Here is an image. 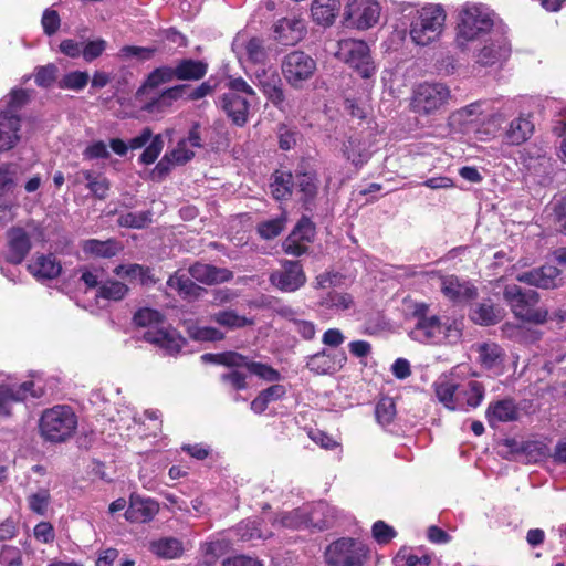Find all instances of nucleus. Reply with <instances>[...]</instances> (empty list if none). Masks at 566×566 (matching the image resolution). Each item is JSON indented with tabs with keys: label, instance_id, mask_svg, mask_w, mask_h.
Here are the masks:
<instances>
[{
	"label": "nucleus",
	"instance_id": "1",
	"mask_svg": "<svg viewBox=\"0 0 566 566\" xmlns=\"http://www.w3.org/2000/svg\"><path fill=\"white\" fill-rule=\"evenodd\" d=\"M412 318L415 324L409 336L415 342L429 345H453L459 343L462 337L461 322L430 314L426 303L415 304Z\"/></svg>",
	"mask_w": 566,
	"mask_h": 566
},
{
	"label": "nucleus",
	"instance_id": "2",
	"mask_svg": "<svg viewBox=\"0 0 566 566\" xmlns=\"http://www.w3.org/2000/svg\"><path fill=\"white\" fill-rule=\"evenodd\" d=\"M496 14L483 3L467 2L459 11L457 43L465 48L469 43L481 41L502 28L496 27Z\"/></svg>",
	"mask_w": 566,
	"mask_h": 566
},
{
	"label": "nucleus",
	"instance_id": "3",
	"mask_svg": "<svg viewBox=\"0 0 566 566\" xmlns=\"http://www.w3.org/2000/svg\"><path fill=\"white\" fill-rule=\"evenodd\" d=\"M161 314L148 307L140 308L134 315V322L138 326H148L144 339L164 350L166 355H176L184 347L185 338L170 327L158 326L161 323Z\"/></svg>",
	"mask_w": 566,
	"mask_h": 566
},
{
	"label": "nucleus",
	"instance_id": "4",
	"mask_svg": "<svg viewBox=\"0 0 566 566\" xmlns=\"http://www.w3.org/2000/svg\"><path fill=\"white\" fill-rule=\"evenodd\" d=\"M77 416L67 405H56L45 409L39 421L41 437L50 442L61 443L76 431Z\"/></svg>",
	"mask_w": 566,
	"mask_h": 566
},
{
	"label": "nucleus",
	"instance_id": "5",
	"mask_svg": "<svg viewBox=\"0 0 566 566\" xmlns=\"http://www.w3.org/2000/svg\"><path fill=\"white\" fill-rule=\"evenodd\" d=\"M446 11L441 4H427L413 17L409 34L417 45H428L439 39L446 23Z\"/></svg>",
	"mask_w": 566,
	"mask_h": 566
},
{
	"label": "nucleus",
	"instance_id": "6",
	"mask_svg": "<svg viewBox=\"0 0 566 566\" xmlns=\"http://www.w3.org/2000/svg\"><path fill=\"white\" fill-rule=\"evenodd\" d=\"M255 98L253 88L242 77H237L229 80L228 92L222 95L221 104L233 124L243 126L248 122L250 106Z\"/></svg>",
	"mask_w": 566,
	"mask_h": 566
},
{
	"label": "nucleus",
	"instance_id": "7",
	"mask_svg": "<svg viewBox=\"0 0 566 566\" xmlns=\"http://www.w3.org/2000/svg\"><path fill=\"white\" fill-rule=\"evenodd\" d=\"M504 298L514 315L522 321L543 324L548 317L546 308L537 307L539 296L533 290L523 292L518 285H507L504 290Z\"/></svg>",
	"mask_w": 566,
	"mask_h": 566
},
{
	"label": "nucleus",
	"instance_id": "8",
	"mask_svg": "<svg viewBox=\"0 0 566 566\" xmlns=\"http://www.w3.org/2000/svg\"><path fill=\"white\" fill-rule=\"evenodd\" d=\"M451 99L450 88L440 82H424L413 90L410 106L419 115H433Z\"/></svg>",
	"mask_w": 566,
	"mask_h": 566
},
{
	"label": "nucleus",
	"instance_id": "9",
	"mask_svg": "<svg viewBox=\"0 0 566 566\" xmlns=\"http://www.w3.org/2000/svg\"><path fill=\"white\" fill-rule=\"evenodd\" d=\"M335 56L346 63L363 78H370L376 73V65L370 49L363 40L344 39L338 41Z\"/></svg>",
	"mask_w": 566,
	"mask_h": 566
},
{
	"label": "nucleus",
	"instance_id": "10",
	"mask_svg": "<svg viewBox=\"0 0 566 566\" xmlns=\"http://www.w3.org/2000/svg\"><path fill=\"white\" fill-rule=\"evenodd\" d=\"M367 554L366 546L353 538H339L325 551L326 563L331 566H360Z\"/></svg>",
	"mask_w": 566,
	"mask_h": 566
},
{
	"label": "nucleus",
	"instance_id": "11",
	"mask_svg": "<svg viewBox=\"0 0 566 566\" xmlns=\"http://www.w3.org/2000/svg\"><path fill=\"white\" fill-rule=\"evenodd\" d=\"M380 11L377 0H347L344 20L347 27L368 30L378 23Z\"/></svg>",
	"mask_w": 566,
	"mask_h": 566
},
{
	"label": "nucleus",
	"instance_id": "12",
	"mask_svg": "<svg viewBox=\"0 0 566 566\" xmlns=\"http://www.w3.org/2000/svg\"><path fill=\"white\" fill-rule=\"evenodd\" d=\"M44 394L43 387L34 380H29L19 386L7 381L0 384V417H9L15 403L28 398H40Z\"/></svg>",
	"mask_w": 566,
	"mask_h": 566
},
{
	"label": "nucleus",
	"instance_id": "13",
	"mask_svg": "<svg viewBox=\"0 0 566 566\" xmlns=\"http://www.w3.org/2000/svg\"><path fill=\"white\" fill-rule=\"evenodd\" d=\"M315 71V60L302 51L289 53L282 63L285 80L295 88L302 87L303 83L310 80Z\"/></svg>",
	"mask_w": 566,
	"mask_h": 566
},
{
	"label": "nucleus",
	"instance_id": "14",
	"mask_svg": "<svg viewBox=\"0 0 566 566\" xmlns=\"http://www.w3.org/2000/svg\"><path fill=\"white\" fill-rule=\"evenodd\" d=\"M269 280L281 292L291 293L305 284L306 275L298 261L282 260L280 269L274 270Z\"/></svg>",
	"mask_w": 566,
	"mask_h": 566
},
{
	"label": "nucleus",
	"instance_id": "15",
	"mask_svg": "<svg viewBox=\"0 0 566 566\" xmlns=\"http://www.w3.org/2000/svg\"><path fill=\"white\" fill-rule=\"evenodd\" d=\"M511 54V44L501 29L490 34V41L476 53L475 62L482 66L502 64Z\"/></svg>",
	"mask_w": 566,
	"mask_h": 566
},
{
	"label": "nucleus",
	"instance_id": "16",
	"mask_svg": "<svg viewBox=\"0 0 566 566\" xmlns=\"http://www.w3.org/2000/svg\"><path fill=\"white\" fill-rule=\"evenodd\" d=\"M255 84L264 95L280 109L284 108V93L281 86V78L272 67L259 66L254 71Z\"/></svg>",
	"mask_w": 566,
	"mask_h": 566
},
{
	"label": "nucleus",
	"instance_id": "17",
	"mask_svg": "<svg viewBox=\"0 0 566 566\" xmlns=\"http://www.w3.org/2000/svg\"><path fill=\"white\" fill-rule=\"evenodd\" d=\"M347 360L344 350L333 352L323 349L308 357L307 368L317 375H332L343 368Z\"/></svg>",
	"mask_w": 566,
	"mask_h": 566
},
{
	"label": "nucleus",
	"instance_id": "18",
	"mask_svg": "<svg viewBox=\"0 0 566 566\" xmlns=\"http://www.w3.org/2000/svg\"><path fill=\"white\" fill-rule=\"evenodd\" d=\"M475 352L482 368L494 376H500L504 373L505 352L499 344L492 342L478 344Z\"/></svg>",
	"mask_w": 566,
	"mask_h": 566
},
{
	"label": "nucleus",
	"instance_id": "19",
	"mask_svg": "<svg viewBox=\"0 0 566 566\" xmlns=\"http://www.w3.org/2000/svg\"><path fill=\"white\" fill-rule=\"evenodd\" d=\"M441 292L453 303H465L476 297V289L455 275L441 276Z\"/></svg>",
	"mask_w": 566,
	"mask_h": 566
},
{
	"label": "nucleus",
	"instance_id": "20",
	"mask_svg": "<svg viewBox=\"0 0 566 566\" xmlns=\"http://www.w3.org/2000/svg\"><path fill=\"white\" fill-rule=\"evenodd\" d=\"M159 512V504L150 497L132 494L125 517L132 523H146L151 521Z\"/></svg>",
	"mask_w": 566,
	"mask_h": 566
},
{
	"label": "nucleus",
	"instance_id": "21",
	"mask_svg": "<svg viewBox=\"0 0 566 566\" xmlns=\"http://www.w3.org/2000/svg\"><path fill=\"white\" fill-rule=\"evenodd\" d=\"M305 34V22L297 17L283 18L274 25V38L283 45H294Z\"/></svg>",
	"mask_w": 566,
	"mask_h": 566
},
{
	"label": "nucleus",
	"instance_id": "22",
	"mask_svg": "<svg viewBox=\"0 0 566 566\" xmlns=\"http://www.w3.org/2000/svg\"><path fill=\"white\" fill-rule=\"evenodd\" d=\"M31 250L30 237L22 228L8 231V252L6 259L12 264H20Z\"/></svg>",
	"mask_w": 566,
	"mask_h": 566
},
{
	"label": "nucleus",
	"instance_id": "23",
	"mask_svg": "<svg viewBox=\"0 0 566 566\" xmlns=\"http://www.w3.org/2000/svg\"><path fill=\"white\" fill-rule=\"evenodd\" d=\"M560 272L554 265H544L518 275V281L541 289H554L560 282Z\"/></svg>",
	"mask_w": 566,
	"mask_h": 566
},
{
	"label": "nucleus",
	"instance_id": "24",
	"mask_svg": "<svg viewBox=\"0 0 566 566\" xmlns=\"http://www.w3.org/2000/svg\"><path fill=\"white\" fill-rule=\"evenodd\" d=\"M318 306L324 315H339L354 310L355 301L349 293L331 291L322 296Z\"/></svg>",
	"mask_w": 566,
	"mask_h": 566
},
{
	"label": "nucleus",
	"instance_id": "25",
	"mask_svg": "<svg viewBox=\"0 0 566 566\" xmlns=\"http://www.w3.org/2000/svg\"><path fill=\"white\" fill-rule=\"evenodd\" d=\"M338 517V510L325 502H318L307 506V522L310 527L323 531L332 527Z\"/></svg>",
	"mask_w": 566,
	"mask_h": 566
},
{
	"label": "nucleus",
	"instance_id": "26",
	"mask_svg": "<svg viewBox=\"0 0 566 566\" xmlns=\"http://www.w3.org/2000/svg\"><path fill=\"white\" fill-rule=\"evenodd\" d=\"M458 410L476 408L484 398V387L476 380H458Z\"/></svg>",
	"mask_w": 566,
	"mask_h": 566
},
{
	"label": "nucleus",
	"instance_id": "27",
	"mask_svg": "<svg viewBox=\"0 0 566 566\" xmlns=\"http://www.w3.org/2000/svg\"><path fill=\"white\" fill-rule=\"evenodd\" d=\"M29 272L39 281L55 279L62 270L53 254L35 255L28 264Z\"/></svg>",
	"mask_w": 566,
	"mask_h": 566
},
{
	"label": "nucleus",
	"instance_id": "28",
	"mask_svg": "<svg viewBox=\"0 0 566 566\" xmlns=\"http://www.w3.org/2000/svg\"><path fill=\"white\" fill-rule=\"evenodd\" d=\"M189 275L205 284H216L231 279L232 274L227 269L216 268L210 264L196 263L189 269Z\"/></svg>",
	"mask_w": 566,
	"mask_h": 566
},
{
	"label": "nucleus",
	"instance_id": "29",
	"mask_svg": "<svg viewBox=\"0 0 566 566\" xmlns=\"http://www.w3.org/2000/svg\"><path fill=\"white\" fill-rule=\"evenodd\" d=\"M458 379L454 375L442 376L434 382L438 400L448 409L458 410Z\"/></svg>",
	"mask_w": 566,
	"mask_h": 566
},
{
	"label": "nucleus",
	"instance_id": "30",
	"mask_svg": "<svg viewBox=\"0 0 566 566\" xmlns=\"http://www.w3.org/2000/svg\"><path fill=\"white\" fill-rule=\"evenodd\" d=\"M534 132V124L527 115H520L511 120L506 130L505 139L511 145H521L526 142Z\"/></svg>",
	"mask_w": 566,
	"mask_h": 566
},
{
	"label": "nucleus",
	"instance_id": "31",
	"mask_svg": "<svg viewBox=\"0 0 566 566\" xmlns=\"http://www.w3.org/2000/svg\"><path fill=\"white\" fill-rule=\"evenodd\" d=\"M20 117L0 112V151L14 147L19 140Z\"/></svg>",
	"mask_w": 566,
	"mask_h": 566
},
{
	"label": "nucleus",
	"instance_id": "32",
	"mask_svg": "<svg viewBox=\"0 0 566 566\" xmlns=\"http://www.w3.org/2000/svg\"><path fill=\"white\" fill-rule=\"evenodd\" d=\"M149 549L159 558L176 559L182 555L185 546L176 537H160L150 542Z\"/></svg>",
	"mask_w": 566,
	"mask_h": 566
},
{
	"label": "nucleus",
	"instance_id": "33",
	"mask_svg": "<svg viewBox=\"0 0 566 566\" xmlns=\"http://www.w3.org/2000/svg\"><path fill=\"white\" fill-rule=\"evenodd\" d=\"M343 151L346 158L356 167L365 165L371 156L369 145L360 136L349 137Z\"/></svg>",
	"mask_w": 566,
	"mask_h": 566
},
{
	"label": "nucleus",
	"instance_id": "34",
	"mask_svg": "<svg viewBox=\"0 0 566 566\" xmlns=\"http://www.w3.org/2000/svg\"><path fill=\"white\" fill-rule=\"evenodd\" d=\"M486 417L492 427H494L496 422L513 421L517 417L516 405L512 399L499 400L489 406Z\"/></svg>",
	"mask_w": 566,
	"mask_h": 566
},
{
	"label": "nucleus",
	"instance_id": "35",
	"mask_svg": "<svg viewBox=\"0 0 566 566\" xmlns=\"http://www.w3.org/2000/svg\"><path fill=\"white\" fill-rule=\"evenodd\" d=\"M263 520L249 518L239 523L235 527V534L242 542L254 539H265L272 536V531L262 528Z\"/></svg>",
	"mask_w": 566,
	"mask_h": 566
},
{
	"label": "nucleus",
	"instance_id": "36",
	"mask_svg": "<svg viewBox=\"0 0 566 566\" xmlns=\"http://www.w3.org/2000/svg\"><path fill=\"white\" fill-rule=\"evenodd\" d=\"M339 8L338 0H314L311 7L313 20L321 25H331Z\"/></svg>",
	"mask_w": 566,
	"mask_h": 566
},
{
	"label": "nucleus",
	"instance_id": "37",
	"mask_svg": "<svg viewBox=\"0 0 566 566\" xmlns=\"http://www.w3.org/2000/svg\"><path fill=\"white\" fill-rule=\"evenodd\" d=\"M174 77L181 81H197L207 73V64L191 59L181 60L172 67Z\"/></svg>",
	"mask_w": 566,
	"mask_h": 566
},
{
	"label": "nucleus",
	"instance_id": "38",
	"mask_svg": "<svg viewBox=\"0 0 566 566\" xmlns=\"http://www.w3.org/2000/svg\"><path fill=\"white\" fill-rule=\"evenodd\" d=\"M211 319L227 329L243 328L254 324L253 318L239 315L233 310L219 311L211 316Z\"/></svg>",
	"mask_w": 566,
	"mask_h": 566
},
{
	"label": "nucleus",
	"instance_id": "39",
	"mask_svg": "<svg viewBox=\"0 0 566 566\" xmlns=\"http://www.w3.org/2000/svg\"><path fill=\"white\" fill-rule=\"evenodd\" d=\"M174 72L172 67L161 66L154 70L145 81V83L138 88L136 93L137 98H142L144 95H147L149 91L157 88L159 85L168 83L172 81Z\"/></svg>",
	"mask_w": 566,
	"mask_h": 566
},
{
	"label": "nucleus",
	"instance_id": "40",
	"mask_svg": "<svg viewBox=\"0 0 566 566\" xmlns=\"http://www.w3.org/2000/svg\"><path fill=\"white\" fill-rule=\"evenodd\" d=\"M167 285L169 289L177 291L178 294L184 297L196 296L199 291V287L192 282V277L189 275V272L186 273L184 271H177L171 275L167 281Z\"/></svg>",
	"mask_w": 566,
	"mask_h": 566
},
{
	"label": "nucleus",
	"instance_id": "41",
	"mask_svg": "<svg viewBox=\"0 0 566 566\" xmlns=\"http://www.w3.org/2000/svg\"><path fill=\"white\" fill-rule=\"evenodd\" d=\"M85 253L102 258H112L120 250V244L116 240L99 241L96 239L86 240L83 244Z\"/></svg>",
	"mask_w": 566,
	"mask_h": 566
},
{
	"label": "nucleus",
	"instance_id": "42",
	"mask_svg": "<svg viewBox=\"0 0 566 566\" xmlns=\"http://www.w3.org/2000/svg\"><path fill=\"white\" fill-rule=\"evenodd\" d=\"M307 520V506H304L281 514L280 518L274 520L272 526H283L287 528L310 527Z\"/></svg>",
	"mask_w": 566,
	"mask_h": 566
},
{
	"label": "nucleus",
	"instance_id": "43",
	"mask_svg": "<svg viewBox=\"0 0 566 566\" xmlns=\"http://www.w3.org/2000/svg\"><path fill=\"white\" fill-rule=\"evenodd\" d=\"M293 187V176L286 171H276L272 177V182L270 184V189L272 196L276 200L286 199L291 192Z\"/></svg>",
	"mask_w": 566,
	"mask_h": 566
},
{
	"label": "nucleus",
	"instance_id": "44",
	"mask_svg": "<svg viewBox=\"0 0 566 566\" xmlns=\"http://www.w3.org/2000/svg\"><path fill=\"white\" fill-rule=\"evenodd\" d=\"M127 292L128 287L126 284L116 280H107L102 282L96 295L108 301H120Z\"/></svg>",
	"mask_w": 566,
	"mask_h": 566
},
{
	"label": "nucleus",
	"instance_id": "45",
	"mask_svg": "<svg viewBox=\"0 0 566 566\" xmlns=\"http://www.w3.org/2000/svg\"><path fill=\"white\" fill-rule=\"evenodd\" d=\"M201 360L203 363H213L227 367H241L242 364H245V356L235 352H226L221 354L208 353L201 356Z\"/></svg>",
	"mask_w": 566,
	"mask_h": 566
},
{
	"label": "nucleus",
	"instance_id": "46",
	"mask_svg": "<svg viewBox=\"0 0 566 566\" xmlns=\"http://www.w3.org/2000/svg\"><path fill=\"white\" fill-rule=\"evenodd\" d=\"M88 81L90 75L87 72L72 71L63 75L59 81V87L62 90L80 92L87 85Z\"/></svg>",
	"mask_w": 566,
	"mask_h": 566
},
{
	"label": "nucleus",
	"instance_id": "47",
	"mask_svg": "<svg viewBox=\"0 0 566 566\" xmlns=\"http://www.w3.org/2000/svg\"><path fill=\"white\" fill-rule=\"evenodd\" d=\"M471 319L480 325H492L497 322V314L489 303L476 304L470 313Z\"/></svg>",
	"mask_w": 566,
	"mask_h": 566
},
{
	"label": "nucleus",
	"instance_id": "48",
	"mask_svg": "<svg viewBox=\"0 0 566 566\" xmlns=\"http://www.w3.org/2000/svg\"><path fill=\"white\" fill-rule=\"evenodd\" d=\"M28 92L21 88L12 90L9 96L3 99L0 104V108L6 106V111H0L7 115L19 116L18 111L28 101Z\"/></svg>",
	"mask_w": 566,
	"mask_h": 566
},
{
	"label": "nucleus",
	"instance_id": "49",
	"mask_svg": "<svg viewBox=\"0 0 566 566\" xmlns=\"http://www.w3.org/2000/svg\"><path fill=\"white\" fill-rule=\"evenodd\" d=\"M114 273L117 276L127 279L130 282L138 281L140 283H145L149 277L148 269L139 264L118 265L114 269Z\"/></svg>",
	"mask_w": 566,
	"mask_h": 566
},
{
	"label": "nucleus",
	"instance_id": "50",
	"mask_svg": "<svg viewBox=\"0 0 566 566\" xmlns=\"http://www.w3.org/2000/svg\"><path fill=\"white\" fill-rule=\"evenodd\" d=\"M241 367H245L251 374L270 382L277 381L281 378V375L276 369L266 364L249 361L247 357L245 364H242Z\"/></svg>",
	"mask_w": 566,
	"mask_h": 566
},
{
	"label": "nucleus",
	"instance_id": "51",
	"mask_svg": "<svg viewBox=\"0 0 566 566\" xmlns=\"http://www.w3.org/2000/svg\"><path fill=\"white\" fill-rule=\"evenodd\" d=\"M188 334L191 338L199 342H213L224 338V334L210 326L191 325L188 327Z\"/></svg>",
	"mask_w": 566,
	"mask_h": 566
},
{
	"label": "nucleus",
	"instance_id": "52",
	"mask_svg": "<svg viewBox=\"0 0 566 566\" xmlns=\"http://www.w3.org/2000/svg\"><path fill=\"white\" fill-rule=\"evenodd\" d=\"M50 501V492L45 489H41L28 496L29 509L41 516L46 514Z\"/></svg>",
	"mask_w": 566,
	"mask_h": 566
},
{
	"label": "nucleus",
	"instance_id": "53",
	"mask_svg": "<svg viewBox=\"0 0 566 566\" xmlns=\"http://www.w3.org/2000/svg\"><path fill=\"white\" fill-rule=\"evenodd\" d=\"M293 186L298 188V191L303 195L302 199L304 201L313 199L317 192L315 179L310 174L296 175L295 180H293Z\"/></svg>",
	"mask_w": 566,
	"mask_h": 566
},
{
	"label": "nucleus",
	"instance_id": "54",
	"mask_svg": "<svg viewBox=\"0 0 566 566\" xmlns=\"http://www.w3.org/2000/svg\"><path fill=\"white\" fill-rule=\"evenodd\" d=\"M285 222H286V217L283 213L279 218L261 222L258 227V231L262 238L272 239V238L277 237L282 232V230L284 229Z\"/></svg>",
	"mask_w": 566,
	"mask_h": 566
},
{
	"label": "nucleus",
	"instance_id": "55",
	"mask_svg": "<svg viewBox=\"0 0 566 566\" xmlns=\"http://www.w3.org/2000/svg\"><path fill=\"white\" fill-rule=\"evenodd\" d=\"M375 413L377 421L380 424H389L396 415V407L394 400L388 397L380 399L376 406Z\"/></svg>",
	"mask_w": 566,
	"mask_h": 566
},
{
	"label": "nucleus",
	"instance_id": "56",
	"mask_svg": "<svg viewBox=\"0 0 566 566\" xmlns=\"http://www.w3.org/2000/svg\"><path fill=\"white\" fill-rule=\"evenodd\" d=\"M552 130L558 137L564 136L559 149L562 155L566 158V106L560 107L556 112L553 119Z\"/></svg>",
	"mask_w": 566,
	"mask_h": 566
},
{
	"label": "nucleus",
	"instance_id": "57",
	"mask_svg": "<svg viewBox=\"0 0 566 566\" xmlns=\"http://www.w3.org/2000/svg\"><path fill=\"white\" fill-rule=\"evenodd\" d=\"M164 148V139L161 135H155L149 145L145 148L139 157L140 163L150 165L156 161Z\"/></svg>",
	"mask_w": 566,
	"mask_h": 566
},
{
	"label": "nucleus",
	"instance_id": "58",
	"mask_svg": "<svg viewBox=\"0 0 566 566\" xmlns=\"http://www.w3.org/2000/svg\"><path fill=\"white\" fill-rule=\"evenodd\" d=\"M181 86H176L166 90L160 96L151 102L147 103L144 108L148 112H155L161 109L163 106H168L170 101L176 99L180 95Z\"/></svg>",
	"mask_w": 566,
	"mask_h": 566
},
{
	"label": "nucleus",
	"instance_id": "59",
	"mask_svg": "<svg viewBox=\"0 0 566 566\" xmlns=\"http://www.w3.org/2000/svg\"><path fill=\"white\" fill-rule=\"evenodd\" d=\"M107 49V42L103 39H95L83 44L82 56L86 62L99 57Z\"/></svg>",
	"mask_w": 566,
	"mask_h": 566
},
{
	"label": "nucleus",
	"instance_id": "60",
	"mask_svg": "<svg viewBox=\"0 0 566 566\" xmlns=\"http://www.w3.org/2000/svg\"><path fill=\"white\" fill-rule=\"evenodd\" d=\"M150 221L148 212H127L118 218L122 227L143 228Z\"/></svg>",
	"mask_w": 566,
	"mask_h": 566
},
{
	"label": "nucleus",
	"instance_id": "61",
	"mask_svg": "<svg viewBox=\"0 0 566 566\" xmlns=\"http://www.w3.org/2000/svg\"><path fill=\"white\" fill-rule=\"evenodd\" d=\"M167 154L176 165H184L195 156V151L188 146L187 140H180L177 146Z\"/></svg>",
	"mask_w": 566,
	"mask_h": 566
},
{
	"label": "nucleus",
	"instance_id": "62",
	"mask_svg": "<svg viewBox=\"0 0 566 566\" xmlns=\"http://www.w3.org/2000/svg\"><path fill=\"white\" fill-rule=\"evenodd\" d=\"M244 50L248 59L255 64L263 62L265 59V50L263 48L262 40L258 38L250 39L247 42Z\"/></svg>",
	"mask_w": 566,
	"mask_h": 566
},
{
	"label": "nucleus",
	"instance_id": "63",
	"mask_svg": "<svg viewBox=\"0 0 566 566\" xmlns=\"http://www.w3.org/2000/svg\"><path fill=\"white\" fill-rule=\"evenodd\" d=\"M0 563L6 566H23L22 554L15 546H4L0 554Z\"/></svg>",
	"mask_w": 566,
	"mask_h": 566
},
{
	"label": "nucleus",
	"instance_id": "64",
	"mask_svg": "<svg viewBox=\"0 0 566 566\" xmlns=\"http://www.w3.org/2000/svg\"><path fill=\"white\" fill-rule=\"evenodd\" d=\"M221 564L222 566H264L263 562L258 557L245 554L227 557Z\"/></svg>",
	"mask_w": 566,
	"mask_h": 566
}]
</instances>
